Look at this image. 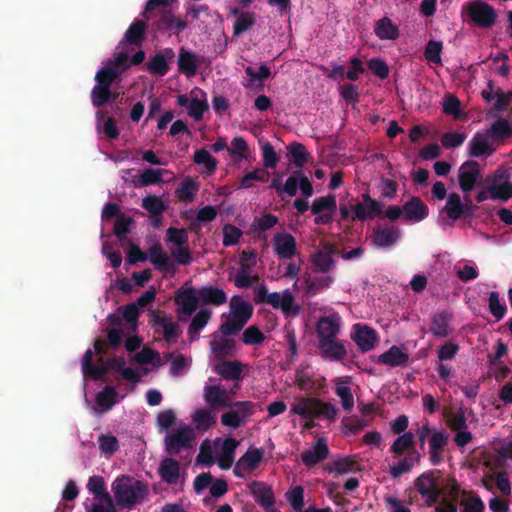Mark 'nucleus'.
I'll return each mask as SVG.
<instances>
[{
    "instance_id": "2f4dec72",
    "label": "nucleus",
    "mask_w": 512,
    "mask_h": 512,
    "mask_svg": "<svg viewBox=\"0 0 512 512\" xmlns=\"http://www.w3.org/2000/svg\"><path fill=\"white\" fill-rule=\"evenodd\" d=\"M448 441V435L439 429H433L430 438V460L433 464H439L442 461V451Z\"/></svg>"
},
{
    "instance_id": "f704fd0d",
    "label": "nucleus",
    "mask_w": 512,
    "mask_h": 512,
    "mask_svg": "<svg viewBox=\"0 0 512 512\" xmlns=\"http://www.w3.org/2000/svg\"><path fill=\"white\" fill-rule=\"evenodd\" d=\"M398 229L379 228L375 231L372 243L378 248H388L394 245L400 238Z\"/></svg>"
},
{
    "instance_id": "79ce46f5",
    "label": "nucleus",
    "mask_w": 512,
    "mask_h": 512,
    "mask_svg": "<svg viewBox=\"0 0 512 512\" xmlns=\"http://www.w3.org/2000/svg\"><path fill=\"white\" fill-rule=\"evenodd\" d=\"M174 178L173 172L163 169H147L140 175V181L143 185L155 184L161 181L169 182Z\"/></svg>"
},
{
    "instance_id": "a19ab883",
    "label": "nucleus",
    "mask_w": 512,
    "mask_h": 512,
    "mask_svg": "<svg viewBox=\"0 0 512 512\" xmlns=\"http://www.w3.org/2000/svg\"><path fill=\"white\" fill-rule=\"evenodd\" d=\"M374 31L377 37L382 40H395L399 36L398 26L388 17L377 21Z\"/></svg>"
},
{
    "instance_id": "49530a36",
    "label": "nucleus",
    "mask_w": 512,
    "mask_h": 512,
    "mask_svg": "<svg viewBox=\"0 0 512 512\" xmlns=\"http://www.w3.org/2000/svg\"><path fill=\"white\" fill-rule=\"evenodd\" d=\"M256 255L253 253H243L241 256L242 269L238 271L234 277L235 284L238 287H248L252 284L254 280V276L250 273V271L245 268L244 261H252L254 262Z\"/></svg>"
},
{
    "instance_id": "6e6d98bb",
    "label": "nucleus",
    "mask_w": 512,
    "mask_h": 512,
    "mask_svg": "<svg viewBox=\"0 0 512 512\" xmlns=\"http://www.w3.org/2000/svg\"><path fill=\"white\" fill-rule=\"evenodd\" d=\"M145 30V25L142 21L136 20L134 21L127 32L125 33L124 39L121 44L129 43L138 45L141 43L143 38V33Z\"/></svg>"
},
{
    "instance_id": "c756f323",
    "label": "nucleus",
    "mask_w": 512,
    "mask_h": 512,
    "mask_svg": "<svg viewBox=\"0 0 512 512\" xmlns=\"http://www.w3.org/2000/svg\"><path fill=\"white\" fill-rule=\"evenodd\" d=\"M332 382L335 386V393L341 400L342 407L345 410H350L354 406V397L350 388L352 378L349 376L339 377L333 379Z\"/></svg>"
},
{
    "instance_id": "5fc2aeb1",
    "label": "nucleus",
    "mask_w": 512,
    "mask_h": 512,
    "mask_svg": "<svg viewBox=\"0 0 512 512\" xmlns=\"http://www.w3.org/2000/svg\"><path fill=\"white\" fill-rule=\"evenodd\" d=\"M286 498L295 512H308V508L304 509V490L302 487L295 486L291 488L286 493Z\"/></svg>"
},
{
    "instance_id": "f03ea898",
    "label": "nucleus",
    "mask_w": 512,
    "mask_h": 512,
    "mask_svg": "<svg viewBox=\"0 0 512 512\" xmlns=\"http://www.w3.org/2000/svg\"><path fill=\"white\" fill-rule=\"evenodd\" d=\"M127 61V56L119 53L113 61H109L96 73V84L91 91V101L94 106L99 107L109 101L110 86L118 75L127 68Z\"/></svg>"
},
{
    "instance_id": "f3484780",
    "label": "nucleus",
    "mask_w": 512,
    "mask_h": 512,
    "mask_svg": "<svg viewBox=\"0 0 512 512\" xmlns=\"http://www.w3.org/2000/svg\"><path fill=\"white\" fill-rule=\"evenodd\" d=\"M494 144L495 141L489 135L488 131H478L467 144L468 154L471 157L487 158L496 151Z\"/></svg>"
},
{
    "instance_id": "13d9d810",
    "label": "nucleus",
    "mask_w": 512,
    "mask_h": 512,
    "mask_svg": "<svg viewBox=\"0 0 512 512\" xmlns=\"http://www.w3.org/2000/svg\"><path fill=\"white\" fill-rule=\"evenodd\" d=\"M418 461V454H413L408 457H405L402 460H400L397 464L390 467V473L394 478H397L402 474L409 472Z\"/></svg>"
},
{
    "instance_id": "a18cd8bd",
    "label": "nucleus",
    "mask_w": 512,
    "mask_h": 512,
    "mask_svg": "<svg viewBox=\"0 0 512 512\" xmlns=\"http://www.w3.org/2000/svg\"><path fill=\"white\" fill-rule=\"evenodd\" d=\"M466 208L467 205L462 202L461 197L457 193L448 195L444 210L450 219H459Z\"/></svg>"
},
{
    "instance_id": "473e14b6",
    "label": "nucleus",
    "mask_w": 512,
    "mask_h": 512,
    "mask_svg": "<svg viewBox=\"0 0 512 512\" xmlns=\"http://www.w3.org/2000/svg\"><path fill=\"white\" fill-rule=\"evenodd\" d=\"M319 348L322 355L330 360H341L347 354L344 343L336 338L319 341Z\"/></svg>"
},
{
    "instance_id": "ddd939ff",
    "label": "nucleus",
    "mask_w": 512,
    "mask_h": 512,
    "mask_svg": "<svg viewBox=\"0 0 512 512\" xmlns=\"http://www.w3.org/2000/svg\"><path fill=\"white\" fill-rule=\"evenodd\" d=\"M177 103L195 120H200L208 109L206 93L199 88L192 89L189 94L178 96Z\"/></svg>"
},
{
    "instance_id": "7ed1b4c3",
    "label": "nucleus",
    "mask_w": 512,
    "mask_h": 512,
    "mask_svg": "<svg viewBox=\"0 0 512 512\" xmlns=\"http://www.w3.org/2000/svg\"><path fill=\"white\" fill-rule=\"evenodd\" d=\"M333 247L330 244H324L323 247L316 252L313 257V266L315 273L322 275L310 274L306 279V293L310 296L315 295L318 291L329 287L334 278L328 273L334 266L332 259Z\"/></svg>"
},
{
    "instance_id": "37998d69",
    "label": "nucleus",
    "mask_w": 512,
    "mask_h": 512,
    "mask_svg": "<svg viewBox=\"0 0 512 512\" xmlns=\"http://www.w3.org/2000/svg\"><path fill=\"white\" fill-rule=\"evenodd\" d=\"M108 370H115L119 372L124 379L129 381L133 386L139 382L140 376L132 368L125 367V360L123 358H117L113 360H109L107 362Z\"/></svg>"
},
{
    "instance_id": "c85d7f7f",
    "label": "nucleus",
    "mask_w": 512,
    "mask_h": 512,
    "mask_svg": "<svg viewBox=\"0 0 512 512\" xmlns=\"http://www.w3.org/2000/svg\"><path fill=\"white\" fill-rule=\"evenodd\" d=\"M428 213V207L419 197H412L403 205L404 217L413 223L422 221L428 216Z\"/></svg>"
},
{
    "instance_id": "c03bdc74",
    "label": "nucleus",
    "mask_w": 512,
    "mask_h": 512,
    "mask_svg": "<svg viewBox=\"0 0 512 512\" xmlns=\"http://www.w3.org/2000/svg\"><path fill=\"white\" fill-rule=\"evenodd\" d=\"M200 301L205 304L221 305L227 297L223 290L211 286L198 289Z\"/></svg>"
},
{
    "instance_id": "f257e3e1",
    "label": "nucleus",
    "mask_w": 512,
    "mask_h": 512,
    "mask_svg": "<svg viewBox=\"0 0 512 512\" xmlns=\"http://www.w3.org/2000/svg\"><path fill=\"white\" fill-rule=\"evenodd\" d=\"M240 442L232 437H217L214 440H204L200 445L196 464L212 466L217 464L222 470L231 468L235 459V451Z\"/></svg>"
},
{
    "instance_id": "a878e982",
    "label": "nucleus",
    "mask_w": 512,
    "mask_h": 512,
    "mask_svg": "<svg viewBox=\"0 0 512 512\" xmlns=\"http://www.w3.org/2000/svg\"><path fill=\"white\" fill-rule=\"evenodd\" d=\"M478 164L474 161H467L459 168V185L463 192L471 191L479 178Z\"/></svg>"
},
{
    "instance_id": "de8ad7c7",
    "label": "nucleus",
    "mask_w": 512,
    "mask_h": 512,
    "mask_svg": "<svg viewBox=\"0 0 512 512\" xmlns=\"http://www.w3.org/2000/svg\"><path fill=\"white\" fill-rule=\"evenodd\" d=\"M92 360V351L88 349L82 360V371L85 376H89L93 379L101 378L107 371V363H101L97 367L90 366V362Z\"/></svg>"
},
{
    "instance_id": "1a4fd4ad",
    "label": "nucleus",
    "mask_w": 512,
    "mask_h": 512,
    "mask_svg": "<svg viewBox=\"0 0 512 512\" xmlns=\"http://www.w3.org/2000/svg\"><path fill=\"white\" fill-rule=\"evenodd\" d=\"M252 306L249 302L240 298H233L230 303V311L227 320L223 323L224 330L239 332L252 315Z\"/></svg>"
},
{
    "instance_id": "8fccbe9b",
    "label": "nucleus",
    "mask_w": 512,
    "mask_h": 512,
    "mask_svg": "<svg viewBox=\"0 0 512 512\" xmlns=\"http://www.w3.org/2000/svg\"><path fill=\"white\" fill-rule=\"evenodd\" d=\"M160 474L167 483H176L180 477L178 462L173 459H165L161 464Z\"/></svg>"
},
{
    "instance_id": "3c124183",
    "label": "nucleus",
    "mask_w": 512,
    "mask_h": 512,
    "mask_svg": "<svg viewBox=\"0 0 512 512\" xmlns=\"http://www.w3.org/2000/svg\"><path fill=\"white\" fill-rule=\"evenodd\" d=\"M357 470H359V465L352 457H343L330 464V471L337 475H344Z\"/></svg>"
},
{
    "instance_id": "0e129e2a",
    "label": "nucleus",
    "mask_w": 512,
    "mask_h": 512,
    "mask_svg": "<svg viewBox=\"0 0 512 512\" xmlns=\"http://www.w3.org/2000/svg\"><path fill=\"white\" fill-rule=\"evenodd\" d=\"M209 318L210 312L207 309H202L195 315L189 329L192 340H194L198 333L206 326Z\"/></svg>"
},
{
    "instance_id": "4d7b16f0",
    "label": "nucleus",
    "mask_w": 512,
    "mask_h": 512,
    "mask_svg": "<svg viewBox=\"0 0 512 512\" xmlns=\"http://www.w3.org/2000/svg\"><path fill=\"white\" fill-rule=\"evenodd\" d=\"M232 13L237 15L235 23H234V33L240 34L248 30L251 26H253L255 22V17L252 12H244L238 13L236 8L232 9Z\"/></svg>"
},
{
    "instance_id": "412c9836",
    "label": "nucleus",
    "mask_w": 512,
    "mask_h": 512,
    "mask_svg": "<svg viewBox=\"0 0 512 512\" xmlns=\"http://www.w3.org/2000/svg\"><path fill=\"white\" fill-rule=\"evenodd\" d=\"M175 303L178 311L184 315H191L201 303L198 289L184 286L175 294Z\"/></svg>"
},
{
    "instance_id": "338daca9",
    "label": "nucleus",
    "mask_w": 512,
    "mask_h": 512,
    "mask_svg": "<svg viewBox=\"0 0 512 512\" xmlns=\"http://www.w3.org/2000/svg\"><path fill=\"white\" fill-rule=\"evenodd\" d=\"M229 153L232 155L234 161L238 162L247 157L248 144L242 137H235L228 148Z\"/></svg>"
},
{
    "instance_id": "774afa93",
    "label": "nucleus",
    "mask_w": 512,
    "mask_h": 512,
    "mask_svg": "<svg viewBox=\"0 0 512 512\" xmlns=\"http://www.w3.org/2000/svg\"><path fill=\"white\" fill-rule=\"evenodd\" d=\"M459 500H461L463 512H483L484 504L479 498L471 495L466 496L464 492L460 491Z\"/></svg>"
},
{
    "instance_id": "4be33fe9",
    "label": "nucleus",
    "mask_w": 512,
    "mask_h": 512,
    "mask_svg": "<svg viewBox=\"0 0 512 512\" xmlns=\"http://www.w3.org/2000/svg\"><path fill=\"white\" fill-rule=\"evenodd\" d=\"M340 329L341 317L338 314L332 313L320 318L316 328L319 341L336 338Z\"/></svg>"
},
{
    "instance_id": "4468645a",
    "label": "nucleus",
    "mask_w": 512,
    "mask_h": 512,
    "mask_svg": "<svg viewBox=\"0 0 512 512\" xmlns=\"http://www.w3.org/2000/svg\"><path fill=\"white\" fill-rule=\"evenodd\" d=\"M463 9L476 25L483 28L491 27L497 18L494 8L482 1L470 2Z\"/></svg>"
},
{
    "instance_id": "9d476101",
    "label": "nucleus",
    "mask_w": 512,
    "mask_h": 512,
    "mask_svg": "<svg viewBox=\"0 0 512 512\" xmlns=\"http://www.w3.org/2000/svg\"><path fill=\"white\" fill-rule=\"evenodd\" d=\"M167 242L170 245V251L176 262L179 264H188L191 262V255L186 243L188 233L186 229L170 227L166 233Z\"/></svg>"
},
{
    "instance_id": "bf43d9fd",
    "label": "nucleus",
    "mask_w": 512,
    "mask_h": 512,
    "mask_svg": "<svg viewBox=\"0 0 512 512\" xmlns=\"http://www.w3.org/2000/svg\"><path fill=\"white\" fill-rule=\"evenodd\" d=\"M457 277L463 281L468 282L478 277L477 266L473 262L459 263L455 266Z\"/></svg>"
},
{
    "instance_id": "7c9ffc66",
    "label": "nucleus",
    "mask_w": 512,
    "mask_h": 512,
    "mask_svg": "<svg viewBox=\"0 0 512 512\" xmlns=\"http://www.w3.org/2000/svg\"><path fill=\"white\" fill-rule=\"evenodd\" d=\"M408 359L409 355L403 348L392 346L389 350L378 356L377 363L389 367H397L404 366L408 362Z\"/></svg>"
},
{
    "instance_id": "e433bc0d",
    "label": "nucleus",
    "mask_w": 512,
    "mask_h": 512,
    "mask_svg": "<svg viewBox=\"0 0 512 512\" xmlns=\"http://www.w3.org/2000/svg\"><path fill=\"white\" fill-rule=\"evenodd\" d=\"M135 361L141 365L146 372L163 365L159 353L149 348H143L136 354Z\"/></svg>"
},
{
    "instance_id": "680f3d73",
    "label": "nucleus",
    "mask_w": 512,
    "mask_h": 512,
    "mask_svg": "<svg viewBox=\"0 0 512 512\" xmlns=\"http://www.w3.org/2000/svg\"><path fill=\"white\" fill-rule=\"evenodd\" d=\"M192 421L198 429L207 430L215 423V417L205 409H197L192 414Z\"/></svg>"
},
{
    "instance_id": "aec40b11",
    "label": "nucleus",
    "mask_w": 512,
    "mask_h": 512,
    "mask_svg": "<svg viewBox=\"0 0 512 512\" xmlns=\"http://www.w3.org/2000/svg\"><path fill=\"white\" fill-rule=\"evenodd\" d=\"M253 404L249 401L235 403L229 411L221 417V422L229 428H237L252 414Z\"/></svg>"
},
{
    "instance_id": "0eeeda50",
    "label": "nucleus",
    "mask_w": 512,
    "mask_h": 512,
    "mask_svg": "<svg viewBox=\"0 0 512 512\" xmlns=\"http://www.w3.org/2000/svg\"><path fill=\"white\" fill-rule=\"evenodd\" d=\"M512 197V182L505 172L497 171L486 180V186L479 190L477 201L484 202L488 199L507 201Z\"/></svg>"
},
{
    "instance_id": "5701e85b",
    "label": "nucleus",
    "mask_w": 512,
    "mask_h": 512,
    "mask_svg": "<svg viewBox=\"0 0 512 512\" xmlns=\"http://www.w3.org/2000/svg\"><path fill=\"white\" fill-rule=\"evenodd\" d=\"M351 338L362 351L371 350L377 341V334L372 328L355 324L352 328Z\"/></svg>"
},
{
    "instance_id": "dca6fc26",
    "label": "nucleus",
    "mask_w": 512,
    "mask_h": 512,
    "mask_svg": "<svg viewBox=\"0 0 512 512\" xmlns=\"http://www.w3.org/2000/svg\"><path fill=\"white\" fill-rule=\"evenodd\" d=\"M337 202L333 194L317 197L311 205V212L315 216L316 224H327L333 220L336 213Z\"/></svg>"
},
{
    "instance_id": "864d4df0",
    "label": "nucleus",
    "mask_w": 512,
    "mask_h": 512,
    "mask_svg": "<svg viewBox=\"0 0 512 512\" xmlns=\"http://www.w3.org/2000/svg\"><path fill=\"white\" fill-rule=\"evenodd\" d=\"M450 316L447 313H439L432 319L430 331L437 337H445L449 332Z\"/></svg>"
},
{
    "instance_id": "a211bd4d",
    "label": "nucleus",
    "mask_w": 512,
    "mask_h": 512,
    "mask_svg": "<svg viewBox=\"0 0 512 512\" xmlns=\"http://www.w3.org/2000/svg\"><path fill=\"white\" fill-rule=\"evenodd\" d=\"M238 332H230L224 330V324L218 332L212 335L210 342L211 347V359L212 361L218 360L221 357L231 355L234 350V342L230 336L237 334Z\"/></svg>"
},
{
    "instance_id": "603ef678",
    "label": "nucleus",
    "mask_w": 512,
    "mask_h": 512,
    "mask_svg": "<svg viewBox=\"0 0 512 512\" xmlns=\"http://www.w3.org/2000/svg\"><path fill=\"white\" fill-rule=\"evenodd\" d=\"M198 190L199 184L191 178H186L176 190V195L181 201L191 202Z\"/></svg>"
},
{
    "instance_id": "e2e57ef3",
    "label": "nucleus",
    "mask_w": 512,
    "mask_h": 512,
    "mask_svg": "<svg viewBox=\"0 0 512 512\" xmlns=\"http://www.w3.org/2000/svg\"><path fill=\"white\" fill-rule=\"evenodd\" d=\"M442 108L445 114L450 115L455 119L462 118L460 101L456 96L447 94L443 99Z\"/></svg>"
},
{
    "instance_id": "423d86ee",
    "label": "nucleus",
    "mask_w": 512,
    "mask_h": 512,
    "mask_svg": "<svg viewBox=\"0 0 512 512\" xmlns=\"http://www.w3.org/2000/svg\"><path fill=\"white\" fill-rule=\"evenodd\" d=\"M122 319L114 315L108 316L111 325L118 324L119 328H113L108 333V340L112 346H117L122 341V335H129L137 330V320L139 317V308L137 304L130 303L121 309Z\"/></svg>"
},
{
    "instance_id": "393cba45",
    "label": "nucleus",
    "mask_w": 512,
    "mask_h": 512,
    "mask_svg": "<svg viewBox=\"0 0 512 512\" xmlns=\"http://www.w3.org/2000/svg\"><path fill=\"white\" fill-rule=\"evenodd\" d=\"M212 370L227 380L236 381L239 384L244 366L238 361H212L210 360Z\"/></svg>"
},
{
    "instance_id": "58836bf2",
    "label": "nucleus",
    "mask_w": 512,
    "mask_h": 512,
    "mask_svg": "<svg viewBox=\"0 0 512 512\" xmlns=\"http://www.w3.org/2000/svg\"><path fill=\"white\" fill-rule=\"evenodd\" d=\"M452 430L456 431L454 441L460 447H464L472 440V435L466 429H462L465 425L464 416L462 414H456L452 419L449 420Z\"/></svg>"
},
{
    "instance_id": "9b49d317",
    "label": "nucleus",
    "mask_w": 512,
    "mask_h": 512,
    "mask_svg": "<svg viewBox=\"0 0 512 512\" xmlns=\"http://www.w3.org/2000/svg\"><path fill=\"white\" fill-rule=\"evenodd\" d=\"M194 440V430L186 424H180L166 435L165 444L169 453L177 454L182 450L191 448Z\"/></svg>"
},
{
    "instance_id": "69168bd1",
    "label": "nucleus",
    "mask_w": 512,
    "mask_h": 512,
    "mask_svg": "<svg viewBox=\"0 0 512 512\" xmlns=\"http://www.w3.org/2000/svg\"><path fill=\"white\" fill-rule=\"evenodd\" d=\"M148 257L151 263L158 269H165L168 265V258L162 253V247L154 242L148 250Z\"/></svg>"
},
{
    "instance_id": "ea45409f",
    "label": "nucleus",
    "mask_w": 512,
    "mask_h": 512,
    "mask_svg": "<svg viewBox=\"0 0 512 512\" xmlns=\"http://www.w3.org/2000/svg\"><path fill=\"white\" fill-rule=\"evenodd\" d=\"M487 131L495 142H502L512 136V123L508 119L499 118Z\"/></svg>"
},
{
    "instance_id": "09e8293b",
    "label": "nucleus",
    "mask_w": 512,
    "mask_h": 512,
    "mask_svg": "<svg viewBox=\"0 0 512 512\" xmlns=\"http://www.w3.org/2000/svg\"><path fill=\"white\" fill-rule=\"evenodd\" d=\"M324 378L314 377L308 373L301 372L296 377V383L302 390L319 391L324 385Z\"/></svg>"
},
{
    "instance_id": "6ab92c4d",
    "label": "nucleus",
    "mask_w": 512,
    "mask_h": 512,
    "mask_svg": "<svg viewBox=\"0 0 512 512\" xmlns=\"http://www.w3.org/2000/svg\"><path fill=\"white\" fill-rule=\"evenodd\" d=\"M150 324L157 330L162 331L167 342H175L179 336V326L165 314L150 310Z\"/></svg>"
},
{
    "instance_id": "20e7f679",
    "label": "nucleus",
    "mask_w": 512,
    "mask_h": 512,
    "mask_svg": "<svg viewBox=\"0 0 512 512\" xmlns=\"http://www.w3.org/2000/svg\"><path fill=\"white\" fill-rule=\"evenodd\" d=\"M112 490L116 504L127 508L143 501L147 494L146 487L140 481L124 475L115 479Z\"/></svg>"
},
{
    "instance_id": "c9c22d12",
    "label": "nucleus",
    "mask_w": 512,
    "mask_h": 512,
    "mask_svg": "<svg viewBox=\"0 0 512 512\" xmlns=\"http://www.w3.org/2000/svg\"><path fill=\"white\" fill-rule=\"evenodd\" d=\"M273 245L277 255L281 258L292 257L296 249L295 239L289 234L276 235Z\"/></svg>"
},
{
    "instance_id": "39448f33",
    "label": "nucleus",
    "mask_w": 512,
    "mask_h": 512,
    "mask_svg": "<svg viewBox=\"0 0 512 512\" xmlns=\"http://www.w3.org/2000/svg\"><path fill=\"white\" fill-rule=\"evenodd\" d=\"M415 488L428 505L435 503L441 494H446L447 490H450L449 495L453 500L459 497V485L455 480H450L445 487L441 488L430 473L420 475L415 480Z\"/></svg>"
},
{
    "instance_id": "2eb2a0df",
    "label": "nucleus",
    "mask_w": 512,
    "mask_h": 512,
    "mask_svg": "<svg viewBox=\"0 0 512 512\" xmlns=\"http://www.w3.org/2000/svg\"><path fill=\"white\" fill-rule=\"evenodd\" d=\"M263 457V448L250 446L246 452L237 460L234 467V474L240 478L246 477L261 465Z\"/></svg>"
},
{
    "instance_id": "cd10ccee",
    "label": "nucleus",
    "mask_w": 512,
    "mask_h": 512,
    "mask_svg": "<svg viewBox=\"0 0 512 512\" xmlns=\"http://www.w3.org/2000/svg\"><path fill=\"white\" fill-rule=\"evenodd\" d=\"M319 400L315 398H298L291 405L290 412L305 420H313L317 417Z\"/></svg>"
},
{
    "instance_id": "bb28decb",
    "label": "nucleus",
    "mask_w": 512,
    "mask_h": 512,
    "mask_svg": "<svg viewBox=\"0 0 512 512\" xmlns=\"http://www.w3.org/2000/svg\"><path fill=\"white\" fill-rule=\"evenodd\" d=\"M124 396L125 395L119 396L113 387H106L97 394L96 400L91 406V410L97 414L104 413L110 410L112 406L124 398Z\"/></svg>"
},
{
    "instance_id": "052dcab7",
    "label": "nucleus",
    "mask_w": 512,
    "mask_h": 512,
    "mask_svg": "<svg viewBox=\"0 0 512 512\" xmlns=\"http://www.w3.org/2000/svg\"><path fill=\"white\" fill-rule=\"evenodd\" d=\"M194 162L203 166V171L213 173L217 167L216 160L205 149L197 150L194 153Z\"/></svg>"
},
{
    "instance_id": "4c0bfd02",
    "label": "nucleus",
    "mask_w": 512,
    "mask_h": 512,
    "mask_svg": "<svg viewBox=\"0 0 512 512\" xmlns=\"http://www.w3.org/2000/svg\"><path fill=\"white\" fill-rule=\"evenodd\" d=\"M328 455V447L323 439H319L314 446L302 454V460L306 465H314Z\"/></svg>"
},
{
    "instance_id": "b1692460",
    "label": "nucleus",
    "mask_w": 512,
    "mask_h": 512,
    "mask_svg": "<svg viewBox=\"0 0 512 512\" xmlns=\"http://www.w3.org/2000/svg\"><path fill=\"white\" fill-rule=\"evenodd\" d=\"M353 211V220L358 219L364 221L377 217L381 213L382 207L379 202L372 199L369 195L364 194L362 201L353 206Z\"/></svg>"
},
{
    "instance_id": "f8f14e48",
    "label": "nucleus",
    "mask_w": 512,
    "mask_h": 512,
    "mask_svg": "<svg viewBox=\"0 0 512 512\" xmlns=\"http://www.w3.org/2000/svg\"><path fill=\"white\" fill-rule=\"evenodd\" d=\"M259 297L261 301H266L273 308L281 310L287 317L296 316L299 313L300 307L296 304L294 296L289 290L282 293H267L266 289L263 288L259 292Z\"/></svg>"
},
{
    "instance_id": "72a5a7b5",
    "label": "nucleus",
    "mask_w": 512,
    "mask_h": 512,
    "mask_svg": "<svg viewBox=\"0 0 512 512\" xmlns=\"http://www.w3.org/2000/svg\"><path fill=\"white\" fill-rule=\"evenodd\" d=\"M199 64L200 61L196 54L185 49L180 50L178 67L181 73L185 74L187 77L194 76Z\"/></svg>"
},
{
    "instance_id": "6e6552de",
    "label": "nucleus",
    "mask_w": 512,
    "mask_h": 512,
    "mask_svg": "<svg viewBox=\"0 0 512 512\" xmlns=\"http://www.w3.org/2000/svg\"><path fill=\"white\" fill-rule=\"evenodd\" d=\"M240 388L236 383L231 389H224L215 378H209L204 387V400L213 409L229 405L232 396Z\"/></svg>"
}]
</instances>
